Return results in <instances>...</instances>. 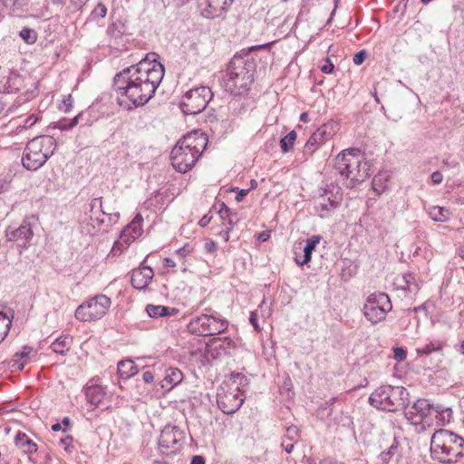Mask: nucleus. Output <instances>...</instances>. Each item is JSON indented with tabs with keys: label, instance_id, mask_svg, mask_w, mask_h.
Segmentation results:
<instances>
[{
	"label": "nucleus",
	"instance_id": "obj_48",
	"mask_svg": "<svg viewBox=\"0 0 464 464\" xmlns=\"http://www.w3.org/2000/svg\"><path fill=\"white\" fill-rule=\"evenodd\" d=\"M419 311H426V304H420L419 306H416V307H413V308H409V309L405 310L404 313L407 315L411 316L413 314H416Z\"/></svg>",
	"mask_w": 464,
	"mask_h": 464
},
{
	"label": "nucleus",
	"instance_id": "obj_60",
	"mask_svg": "<svg viewBox=\"0 0 464 464\" xmlns=\"http://www.w3.org/2000/svg\"><path fill=\"white\" fill-rule=\"evenodd\" d=\"M64 111H68L72 106V99L71 95L68 96L67 99L63 100Z\"/></svg>",
	"mask_w": 464,
	"mask_h": 464
},
{
	"label": "nucleus",
	"instance_id": "obj_8",
	"mask_svg": "<svg viewBox=\"0 0 464 464\" xmlns=\"http://www.w3.org/2000/svg\"><path fill=\"white\" fill-rule=\"evenodd\" d=\"M432 415L443 422H449L451 419L452 411L450 408L435 405L426 399H419L405 412V417L411 424L415 426L420 425V430L425 429L423 423L427 422L428 419Z\"/></svg>",
	"mask_w": 464,
	"mask_h": 464
},
{
	"label": "nucleus",
	"instance_id": "obj_28",
	"mask_svg": "<svg viewBox=\"0 0 464 464\" xmlns=\"http://www.w3.org/2000/svg\"><path fill=\"white\" fill-rule=\"evenodd\" d=\"M24 86V80L22 76L16 72H11L6 78L4 85V91L10 93L21 90Z\"/></svg>",
	"mask_w": 464,
	"mask_h": 464
},
{
	"label": "nucleus",
	"instance_id": "obj_50",
	"mask_svg": "<svg viewBox=\"0 0 464 464\" xmlns=\"http://www.w3.org/2000/svg\"><path fill=\"white\" fill-rule=\"evenodd\" d=\"M249 322L253 325L256 331H260L259 324L257 323V314L256 312H251L249 316Z\"/></svg>",
	"mask_w": 464,
	"mask_h": 464
},
{
	"label": "nucleus",
	"instance_id": "obj_59",
	"mask_svg": "<svg viewBox=\"0 0 464 464\" xmlns=\"http://www.w3.org/2000/svg\"><path fill=\"white\" fill-rule=\"evenodd\" d=\"M72 440V436H66L65 438L60 440V443L63 444L64 446V449L67 450L68 447L71 445Z\"/></svg>",
	"mask_w": 464,
	"mask_h": 464
},
{
	"label": "nucleus",
	"instance_id": "obj_38",
	"mask_svg": "<svg viewBox=\"0 0 464 464\" xmlns=\"http://www.w3.org/2000/svg\"><path fill=\"white\" fill-rule=\"evenodd\" d=\"M82 117V114H78L73 119L71 120H62L55 123L54 128L59 129L61 130H68L72 129L79 123V119Z\"/></svg>",
	"mask_w": 464,
	"mask_h": 464
},
{
	"label": "nucleus",
	"instance_id": "obj_58",
	"mask_svg": "<svg viewBox=\"0 0 464 464\" xmlns=\"http://www.w3.org/2000/svg\"><path fill=\"white\" fill-rule=\"evenodd\" d=\"M164 2H167L168 5H174L176 6H180V5H184L185 4H187L188 2H189V0H163Z\"/></svg>",
	"mask_w": 464,
	"mask_h": 464
},
{
	"label": "nucleus",
	"instance_id": "obj_9",
	"mask_svg": "<svg viewBox=\"0 0 464 464\" xmlns=\"http://www.w3.org/2000/svg\"><path fill=\"white\" fill-rule=\"evenodd\" d=\"M392 309V304L389 295L383 292H376L366 298L362 310L365 318L372 324H377L385 320Z\"/></svg>",
	"mask_w": 464,
	"mask_h": 464
},
{
	"label": "nucleus",
	"instance_id": "obj_14",
	"mask_svg": "<svg viewBox=\"0 0 464 464\" xmlns=\"http://www.w3.org/2000/svg\"><path fill=\"white\" fill-rule=\"evenodd\" d=\"M245 396L236 392L234 387L228 388L227 384H221L217 393V403L225 414L235 413L243 404Z\"/></svg>",
	"mask_w": 464,
	"mask_h": 464
},
{
	"label": "nucleus",
	"instance_id": "obj_25",
	"mask_svg": "<svg viewBox=\"0 0 464 464\" xmlns=\"http://www.w3.org/2000/svg\"><path fill=\"white\" fill-rule=\"evenodd\" d=\"M14 316V312L13 309L6 306L0 307V334L4 338H5L10 330Z\"/></svg>",
	"mask_w": 464,
	"mask_h": 464
},
{
	"label": "nucleus",
	"instance_id": "obj_57",
	"mask_svg": "<svg viewBox=\"0 0 464 464\" xmlns=\"http://www.w3.org/2000/svg\"><path fill=\"white\" fill-rule=\"evenodd\" d=\"M248 192L249 189H240L236 196V201L241 202L243 198L248 194Z\"/></svg>",
	"mask_w": 464,
	"mask_h": 464
},
{
	"label": "nucleus",
	"instance_id": "obj_16",
	"mask_svg": "<svg viewBox=\"0 0 464 464\" xmlns=\"http://www.w3.org/2000/svg\"><path fill=\"white\" fill-rule=\"evenodd\" d=\"M234 0H198V7L201 15L208 19L219 17Z\"/></svg>",
	"mask_w": 464,
	"mask_h": 464
},
{
	"label": "nucleus",
	"instance_id": "obj_43",
	"mask_svg": "<svg viewBox=\"0 0 464 464\" xmlns=\"http://www.w3.org/2000/svg\"><path fill=\"white\" fill-rule=\"evenodd\" d=\"M407 353L402 347H396L393 349V358L398 362H402L406 359Z\"/></svg>",
	"mask_w": 464,
	"mask_h": 464
},
{
	"label": "nucleus",
	"instance_id": "obj_61",
	"mask_svg": "<svg viewBox=\"0 0 464 464\" xmlns=\"http://www.w3.org/2000/svg\"><path fill=\"white\" fill-rule=\"evenodd\" d=\"M88 0H71V4L74 5L75 9L82 7Z\"/></svg>",
	"mask_w": 464,
	"mask_h": 464
},
{
	"label": "nucleus",
	"instance_id": "obj_26",
	"mask_svg": "<svg viewBox=\"0 0 464 464\" xmlns=\"http://www.w3.org/2000/svg\"><path fill=\"white\" fill-rule=\"evenodd\" d=\"M146 312L150 317L159 318L164 316H172L178 314V309L170 308L165 305H154L148 304L146 306Z\"/></svg>",
	"mask_w": 464,
	"mask_h": 464
},
{
	"label": "nucleus",
	"instance_id": "obj_39",
	"mask_svg": "<svg viewBox=\"0 0 464 464\" xmlns=\"http://www.w3.org/2000/svg\"><path fill=\"white\" fill-rule=\"evenodd\" d=\"M20 37L29 44H34L37 40V34L34 30L30 28H23L19 33Z\"/></svg>",
	"mask_w": 464,
	"mask_h": 464
},
{
	"label": "nucleus",
	"instance_id": "obj_51",
	"mask_svg": "<svg viewBox=\"0 0 464 464\" xmlns=\"http://www.w3.org/2000/svg\"><path fill=\"white\" fill-rule=\"evenodd\" d=\"M443 176L440 171H434L431 174V180L434 184H440L442 182Z\"/></svg>",
	"mask_w": 464,
	"mask_h": 464
},
{
	"label": "nucleus",
	"instance_id": "obj_54",
	"mask_svg": "<svg viewBox=\"0 0 464 464\" xmlns=\"http://www.w3.org/2000/svg\"><path fill=\"white\" fill-rule=\"evenodd\" d=\"M211 219H212V217H211V216H209L208 214H207V215L203 216V217L199 219V221H198V225H199L201 227H207V226L210 223Z\"/></svg>",
	"mask_w": 464,
	"mask_h": 464
},
{
	"label": "nucleus",
	"instance_id": "obj_1",
	"mask_svg": "<svg viewBox=\"0 0 464 464\" xmlns=\"http://www.w3.org/2000/svg\"><path fill=\"white\" fill-rule=\"evenodd\" d=\"M156 53H150L137 64L127 67L114 77V90L135 107L145 105L161 82L165 68Z\"/></svg>",
	"mask_w": 464,
	"mask_h": 464
},
{
	"label": "nucleus",
	"instance_id": "obj_63",
	"mask_svg": "<svg viewBox=\"0 0 464 464\" xmlns=\"http://www.w3.org/2000/svg\"><path fill=\"white\" fill-rule=\"evenodd\" d=\"M163 262H164V266H166V267H175L176 266L175 261L170 257L164 258Z\"/></svg>",
	"mask_w": 464,
	"mask_h": 464
},
{
	"label": "nucleus",
	"instance_id": "obj_40",
	"mask_svg": "<svg viewBox=\"0 0 464 464\" xmlns=\"http://www.w3.org/2000/svg\"><path fill=\"white\" fill-rule=\"evenodd\" d=\"M220 218L223 220V225L225 227H232V228L239 221L237 213L232 211V209L229 211V213H226L223 215V217H220Z\"/></svg>",
	"mask_w": 464,
	"mask_h": 464
},
{
	"label": "nucleus",
	"instance_id": "obj_13",
	"mask_svg": "<svg viewBox=\"0 0 464 464\" xmlns=\"http://www.w3.org/2000/svg\"><path fill=\"white\" fill-rule=\"evenodd\" d=\"M185 433L176 425H166L160 432L158 446L161 454L169 456L177 453L184 442Z\"/></svg>",
	"mask_w": 464,
	"mask_h": 464
},
{
	"label": "nucleus",
	"instance_id": "obj_5",
	"mask_svg": "<svg viewBox=\"0 0 464 464\" xmlns=\"http://www.w3.org/2000/svg\"><path fill=\"white\" fill-rule=\"evenodd\" d=\"M369 403L377 410L394 412L406 408L410 393L403 386L382 385L370 394Z\"/></svg>",
	"mask_w": 464,
	"mask_h": 464
},
{
	"label": "nucleus",
	"instance_id": "obj_37",
	"mask_svg": "<svg viewBox=\"0 0 464 464\" xmlns=\"http://www.w3.org/2000/svg\"><path fill=\"white\" fill-rule=\"evenodd\" d=\"M3 5L6 9H9L11 12H19L23 11L24 7L27 5L28 0H2Z\"/></svg>",
	"mask_w": 464,
	"mask_h": 464
},
{
	"label": "nucleus",
	"instance_id": "obj_32",
	"mask_svg": "<svg viewBox=\"0 0 464 464\" xmlns=\"http://www.w3.org/2000/svg\"><path fill=\"white\" fill-rule=\"evenodd\" d=\"M15 444L21 448L27 447L24 450L26 454H31L37 451V445L34 443L25 433L18 432L15 437Z\"/></svg>",
	"mask_w": 464,
	"mask_h": 464
},
{
	"label": "nucleus",
	"instance_id": "obj_52",
	"mask_svg": "<svg viewBox=\"0 0 464 464\" xmlns=\"http://www.w3.org/2000/svg\"><path fill=\"white\" fill-rule=\"evenodd\" d=\"M218 206L219 208L218 213L219 217H223V215H225L226 213H229V211L231 210V208H229L224 202L219 203Z\"/></svg>",
	"mask_w": 464,
	"mask_h": 464
},
{
	"label": "nucleus",
	"instance_id": "obj_35",
	"mask_svg": "<svg viewBox=\"0 0 464 464\" xmlns=\"http://www.w3.org/2000/svg\"><path fill=\"white\" fill-rule=\"evenodd\" d=\"M297 134L295 130H291L280 140V147L283 152L290 151L295 144Z\"/></svg>",
	"mask_w": 464,
	"mask_h": 464
},
{
	"label": "nucleus",
	"instance_id": "obj_15",
	"mask_svg": "<svg viewBox=\"0 0 464 464\" xmlns=\"http://www.w3.org/2000/svg\"><path fill=\"white\" fill-rule=\"evenodd\" d=\"M34 232L31 224L27 220H24L18 227L9 226L5 229V237L9 242H16L17 246L21 249L27 248L30 240L33 238ZM22 250H20V253Z\"/></svg>",
	"mask_w": 464,
	"mask_h": 464
},
{
	"label": "nucleus",
	"instance_id": "obj_31",
	"mask_svg": "<svg viewBox=\"0 0 464 464\" xmlns=\"http://www.w3.org/2000/svg\"><path fill=\"white\" fill-rule=\"evenodd\" d=\"M87 401L92 405H98L104 398V392L98 385L89 386L85 390Z\"/></svg>",
	"mask_w": 464,
	"mask_h": 464
},
{
	"label": "nucleus",
	"instance_id": "obj_19",
	"mask_svg": "<svg viewBox=\"0 0 464 464\" xmlns=\"http://www.w3.org/2000/svg\"><path fill=\"white\" fill-rule=\"evenodd\" d=\"M153 276L154 272L150 266H142L132 271L130 282L134 288L142 290L148 286Z\"/></svg>",
	"mask_w": 464,
	"mask_h": 464
},
{
	"label": "nucleus",
	"instance_id": "obj_56",
	"mask_svg": "<svg viewBox=\"0 0 464 464\" xmlns=\"http://www.w3.org/2000/svg\"><path fill=\"white\" fill-rule=\"evenodd\" d=\"M190 464H206L204 457L200 455H195L192 457Z\"/></svg>",
	"mask_w": 464,
	"mask_h": 464
},
{
	"label": "nucleus",
	"instance_id": "obj_53",
	"mask_svg": "<svg viewBox=\"0 0 464 464\" xmlns=\"http://www.w3.org/2000/svg\"><path fill=\"white\" fill-rule=\"evenodd\" d=\"M233 230L232 227H226V229L219 232V236L224 239L225 242L229 240V234Z\"/></svg>",
	"mask_w": 464,
	"mask_h": 464
},
{
	"label": "nucleus",
	"instance_id": "obj_10",
	"mask_svg": "<svg viewBox=\"0 0 464 464\" xmlns=\"http://www.w3.org/2000/svg\"><path fill=\"white\" fill-rule=\"evenodd\" d=\"M213 97L208 86H198L188 91L180 102V109L186 115H196L203 111Z\"/></svg>",
	"mask_w": 464,
	"mask_h": 464
},
{
	"label": "nucleus",
	"instance_id": "obj_45",
	"mask_svg": "<svg viewBox=\"0 0 464 464\" xmlns=\"http://www.w3.org/2000/svg\"><path fill=\"white\" fill-rule=\"evenodd\" d=\"M366 56H367V52L365 50H362V51L358 52L353 56V63L356 65L362 64L364 62Z\"/></svg>",
	"mask_w": 464,
	"mask_h": 464
},
{
	"label": "nucleus",
	"instance_id": "obj_49",
	"mask_svg": "<svg viewBox=\"0 0 464 464\" xmlns=\"http://www.w3.org/2000/svg\"><path fill=\"white\" fill-rule=\"evenodd\" d=\"M39 121V118L35 115H30L29 117H27L24 121V128H31L32 126H34L37 121Z\"/></svg>",
	"mask_w": 464,
	"mask_h": 464
},
{
	"label": "nucleus",
	"instance_id": "obj_6",
	"mask_svg": "<svg viewBox=\"0 0 464 464\" xmlns=\"http://www.w3.org/2000/svg\"><path fill=\"white\" fill-rule=\"evenodd\" d=\"M56 140L50 135H40L28 141L24 150L22 163L28 170H37L56 150Z\"/></svg>",
	"mask_w": 464,
	"mask_h": 464
},
{
	"label": "nucleus",
	"instance_id": "obj_64",
	"mask_svg": "<svg viewBox=\"0 0 464 464\" xmlns=\"http://www.w3.org/2000/svg\"><path fill=\"white\" fill-rule=\"evenodd\" d=\"M97 205L100 206V208H102V198H93L91 202V208L92 209L94 207H96Z\"/></svg>",
	"mask_w": 464,
	"mask_h": 464
},
{
	"label": "nucleus",
	"instance_id": "obj_20",
	"mask_svg": "<svg viewBox=\"0 0 464 464\" xmlns=\"http://www.w3.org/2000/svg\"><path fill=\"white\" fill-rule=\"evenodd\" d=\"M183 372L176 367H168L161 380V387L166 391H171L183 381Z\"/></svg>",
	"mask_w": 464,
	"mask_h": 464
},
{
	"label": "nucleus",
	"instance_id": "obj_18",
	"mask_svg": "<svg viewBox=\"0 0 464 464\" xmlns=\"http://www.w3.org/2000/svg\"><path fill=\"white\" fill-rule=\"evenodd\" d=\"M143 221L142 216L138 213L132 221L125 227L122 230L120 239L121 242L125 243V245L129 246L131 242H133L137 237L141 236L143 233V229L141 227V223Z\"/></svg>",
	"mask_w": 464,
	"mask_h": 464
},
{
	"label": "nucleus",
	"instance_id": "obj_46",
	"mask_svg": "<svg viewBox=\"0 0 464 464\" xmlns=\"http://www.w3.org/2000/svg\"><path fill=\"white\" fill-rule=\"evenodd\" d=\"M334 64L329 58H326L324 64L321 65L320 69L324 73H331L334 71Z\"/></svg>",
	"mask_w": 464,
	"mask_h": 464
},
{
	"label": "nucleus",
	"instance_id": "obj_62",
	"mask_svg": "<svg viewBox=\"0 0 464 464\" xmlns=\"http://www.w3.org/2000/svg\"><path fill=\"white\" fill-rule=\"evenodd\" d=\"M282 447L285 449L286 453H291L294 450V443H286L285 440H283Z\"/></svg>",
	"mask_w": 464,
	"mask_h": 464
},
{
	"label": "nucleus",
	"instance_id": "obj_22",
	"mask_svg": "<svg viewBox=\"0 0 464 464\" xmlns=\"http://www.w3.org/2000/svg\"><path fill=\"white\" fill-rule=\"evenodd\" d=\"M322 237L321 236H313L309 237L306 242L305 246L303 249L304 255L303 258L301 259L297 255L295 257V260L296 264L299 266H304L308 264L312 259V254L315 250L316 246L320 243Z\"/></svg>",
	"mask_w": 464,
	"mask_h": 464
},
{
	"label": "nucleus",
	"instance_id": "obj_33",
	"mask_svg": "<svg viewBox=\"0 0 464 464\" xmlns=\"http://www.w3.org/2000/svg\"><path fill=\"white\" fill-rule=\"evenodd\" d=\"M400 288L410 293H417L420 289V286L415 280L414 275L411 273H407L402 276Z\"/></svg>",
	"mask_w": 464,
	"mask_h": 464
},
{
	"label": "nucleus",
	"instance_id": "obj_27",
	"mask_svg": "<svg viewBox=\"0 0 464 464\" xmlns=\"http://www.w3.org/2000/svg\"><path fill=\"white\" fill-rule=\"evenodd\" d=\"M399 456H401L399 441L394 438L391 446L377 457V464H388L394 457L397 458Z\"/></svg>",
	"mask_w": 464,
	"mask_h": 464
},
{
	"label": "nucleus",
	"instance_id": "obj_4",
	"mask_svg": "<svg viewBox=\"0 0 464 464\" xmlns=\"http://www.w3.org/2000/svg\"><path fill=\"white\" fill-rule=\"evenodd\" d=\"M430 450L440 461L452 463L464 456V439L447 430H436L430 440Z\"/></svg>",
	"mask_w": 464,
	"mask_h": 464
},
{
	"label": "nucleus",
	"instance_id": "obj_44",
	"mask_svg": "<svg viewBox=\"0 0 464 464\" xmlns=\"http://www.w3.org/2000/svg\"><path fill=\"white\" fill-rule=\"evenodd\" d=\"M299 435V429L296 426H290L286 429L285 438L290 441L294 440Z\"/></svg>",
	"mask_w": 464,
	"mask_h": 464
},
{
	"label": "nucleus",
	"instance_id": "obj_7",
	"mask_svg": "<svg viewBox=\"0 0 464 464\" xmlns=\"http://www.w3.org/2000/svg\"><path fill=\"white\" fill-rule=\"evenodd\" d=\"M334 167L341 176L358 183L364 181L369 176L370 167L363 161L359 149L343 150L336 156Z\"/></svg>",
	"mask_w": 464,
	"mask_h": 464
},
{
	"label": "nucleus",
	"instance_id": "obj_21",
	"mask_svg": "<svg viewBox=\"0 0 464 464\" xmlns=\"http://www.w3.org/2000/svg\"><path fill=\"white\" fill-rule=\"evenodd\" d=\"M339 206L340 202L336 198H332L330 197L326 198L324 196H321L315 209L321 218H329L334 211L339 208Z\"/></svg>",
	"mask_w": 464,
	"mask_h": 464
},
{
	"label": "nucleus",
	"instance_id": "obj_11",
	"mask_svg": "<svg viewBox=\"0 0 464 464\" xmlns=\"http://www.w3.org/2000/svg\"><path fill=\"white\" fill-rule=\"evenodd\" d=\"M111 304V298L98 295L80 304L75 310L74 316L81 322L97 321L107 314Z\"/></svg>",
	"mask_w": 464,
	"mask_h": 464
},
{
	"label": "nucleus",
	"instance_id": "obj_55",
	"mask_svg": "<svg viewBox=\"0 0 464 464\" xmlns=\"http://www.w3.org/2000/svg\"><path fill=\"white\" fill-rule=\"evenodd\" d=\"M142 380L146 383H151L153 382V380H154V375H153V373L151 372L146 371L142 374Z\"/></svg>",
	"mask_w": 464,
	"mask_h": 464
},
{
	"label": "nucleus",
	"instance_id": "obj_17",
	"mask_svg": "<svg viewBox=\"0 0 464 464\" xmlns=\"http://www.w3.org/2000/svg\"><path fill=\"white\" fill-rule=\"evenodd\" d=\"M334 134V123H327L319 127L309 138L304 146V152L312 154L315 149L330 140Z\"/></svg>",
	"mask_w": 464,
	"mask_h": 464
},
{
	"label": "nucleus",
	"instance_id": "obj_2",
	"mask_svg": "<svg viewBox=\"0 0 464 464\" xmlns=\"http://www.w3.org/2000/svg\"><path fill=\"white\" fill-rule=\"evenodd\" d=\"M208 142V136L200 130L187 133L170 152L173 168L180 173L190 170L206 150Z\"/></svg>",
	"mask_w": 464,
	"mask_h": 464
},
{
	"label": "nucleus",
	"instance_id": "obj_29",
	"mask_svg": "<svg viewBox=\"0 0 464 464\" xmlns=\"http://www.w3.org/2000/svg\"><path fill=\"white\" fill-rule=\"evenodd\" d=\"M118 372L121 378L128 379L138 373V366L131 360H122L118 363Z\"/></svg>",
	"mask_w": 464,
	"mask_h": 464
},
{
	"label": "nucleus",
	"instance_id": "obj_47",
	"mask_svg": "<svg viewBox=\"0 0 464 464\" xmlns=\"http://www.w3.org/2000/svg\"><path fill=\"white\" fill-rule=\"evenodd\" d=\"M204 249L208 253L213 254L217 251L218 246H217V244L213 240L208 239L204 244Z\"/></svg>",
	"mask_w": 464,
	"mask_h": 464
},
{
	"label": "nucleus",
	"instance_id": "obj_34",
	"mask_svg": "<svg viewBox=\"0 0 464 464\" xmlns=\"http://www.w3.org/2000/svg\"><path fill=\"white\" fill-rule=\"evenodd\" d=\"M429 215L434 221L445 222L449 219L450 211L443 207L433 206L430 208Z\"/></svg>",
	"mask_w": 464,
	"mask_h": 464
},
{
	"label": "nucleus",
	"instance_id": "obj_23",
	"mask_svg": "<svg viewBox=\"0 0 464 464\" xmlns=\"http://www.w3.org/2000/svg\"><path fill=\"white\" fill-rule=\"evenodd\" d=\"M222 384H227L228 388L234 387V391L244 396L246 388L248 386V379L243 373L232 372L228 380L225 381Z\"/></svg>",
	"mask_w": 464,
	"mask_h": 464
},
{
	"label": "nucleus",
	"instance_id": "obj_41",
	"mask_svg": "<svg viewBox=\"0 0 464 464\" xmlns=\"http://www.w3.org/2000/svg\"><path fill=\"white\" fill-rule=\"evenodd\" d=\"M50 349L56 353L63 354L66 351H68L66 338H64L63 340H55L50 345Z\"/></svg>",
	"mask_w": 464,
	"mask_h": 464
},
{
	"label": "nucleus",
	"instance_id": "obj_12",
	"mask_svg": "<svg viewBox=\"0 0 464 464\" xmlns=\"http://www.w3.org/2000/svg\"><path fill=\"white\" fill-rule=\"evenodd\" d=\"M228 327L226 319L214 314H201L193 318L188 324L189 331L198 336L215 335L224 333Z\"/></svg>",
	"mask_w": 464,
	"mask_h": 464
},
{
	"label": "nucleus",
	"instance_id": "obj_30",
	"mask_svg": "<svg viewBox=\"0 0 464 464\" xmlns=\"http://www.w3.org/2000/svg\"><path fill=\"white\" fill-rule=\"evenodd\" d=\"M107 35L110 38L109 45H119L123 36L122 26L115 23L111 24L107 30Z\"/></svg>",
	"mask_w": 464,
	"mask_h": 464
},
{
	"label": "nucleus",
	"instance_id": "obj_36",
	"mask_svg": "<svg viewBox=\"0 0 464 464\" xmlns=\"http://www.w3.org/2000/svg\"><path fill=\"white\" fill-rule=\"evenodd\" d=\"M32 348L29 346H24L21 353H16L14 354V362L18 365V369L22 370L24 367V364L29 361V354L32 352Z\"/></svg>",
	"mask_w": 464,
	"mask_h": 464
},
{
	"label": "nucleus",
	"instance_id": "obj_3",
	"mask_svg": "<svg viewBox=\"0 0 464 464\" xmlns=\"http://www.w3.org/2000/svg\"><path fill=\"white\" fill-rule=\"evenodd\" d=\"M256 67L255 59L249 52L234 55L223 76L226 90L234 95L246 92L254 82Z\"/></svg>",
	"mask_w": 464,
	"mask_h": 464
},
{
	"label": "nucleus",
	"instance_id": "obj_24",
	"mask_svg": "<svg viewBox=\"0 0 464 464\" xmlns=\"http://www.w3.org/2000/svg\"><path fill=\"white\" fill-rule=\"evenodd\" d=\"M444 343L441 341H432L416 348V353L419 357H429L431 353H435L437 356L441 357V350Z\"/></svg>",
	"mask_w": 464,
	"mask_h": 464
},
{
	"label": "nucleus",
	"instance_id": "obj_42",
	"mask_svg": "<svg viewBox=\"0 0 464 464\" xmlns=\"http://www.w3.org/2000/svg\"><path fill=\"white\" fill-rule=\"evenodd\" d=\"M107 14V8L106 6L99 3L96 7L92 10L91 13V18L92 19H98V18H104Z\"/></svg>",
	"mask_w": 464,
	"mask_h": 464
}]
</instances>
